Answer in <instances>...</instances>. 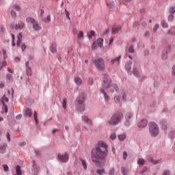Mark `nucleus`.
Returning a JSON list of instances; mask_svg holds the SVG:
<instances>
[{"mask_svg":"<svg viewBox=\"0 0 175 175\" xmlns=\"http://www.w3.org/2000/svg\"><path fill=\"white\" fill-rule=\"evenodd\" d=\"M26 62H28V65H33V56H29L28 61Z\"/></svg>","mask_w":175,"mask_h":175,"instance_id":"obj_33","label":"nucleus"},{"mask_svg":"<svg viewBox=\"0 0 175 175\" xmlns=\"http://www.w3.org/2000/svg\"><path fill=\"white\" fill-rule=\"evenodd\" d=\"M75 107L78 111L85 110V93L81 92L75 100Z\"/></svg>","mask_w":175,"mask_h":175,"instance_id":"obj_3","label":"nucleus"},{"mask_svg":"<svg viewBox=\"0 0 175 175\" xmlns=\"http://www.w3.org/2000/svg\"><path fill=\"white\" fill-rule=\"evenodd\" d=\"M158 28H159V24H156L152 29V32H157V31H158Z\"/></svg>","mask_w":175,"mask_h":175,"instance_id":"obj_49","label":"nucleus"},{"mask_svg":"<svg viewBox=\"0 0 175 175\" xmlns=\"http://www.w3.org/2000/svg\"><path fill=\"white\" fill-rule=\"evenodd\" d=\"M82 121H83L85 124H88V125H92V120L91 119L88 118V116H83L81 117Z\"/></svg>","mask_w":175,"mask_h":175,"instance_id":"obj_21","label":"nucleus"},{"mask_svg":"<svg viewBox=\"0 0 175 175\" xmlns=\"http://www.w3.org/2000/svg\"><path fill=\"white\" fill-rule=\"evenodd\" d=\"M146 162V160H144V159L143 158H139L137 161V163L138 165H140V166H143V165H144Z\"/></svg>","mask_w":175,"mask_h":175,"instance_id":"obj_35","label":"nucleus"},{"mask_svg":"<svg viewBox=\"0 0 175 175\" xmlns=\"http://www.w3.org/2000/svg\"><path fill=\"white\" fill-rule=\"evenodd\" d=\"M121 31V25H114L112 27L111 32L113 35H116V33H118Z\"/></svg>","mask_w":175,"mask_h":175,"instance_id":"obj_16","label":"nucleus"},{"mask_svg":"<svg viewBox=\"0 0 175 175\" xmlns=\"http://www.w3.org/2000/svg\"><path fill=\"white\" fill-rule=\"evenodd\" d=\"M94 83V81L92 80V79H91V78H89L88 79V84L89 85H92V83Z\"/></svg>","mask_w":175,"mask_h":175,"instance_id":"obj_56","label":"nucleus"},{"mask_svg":"<svg viewBox=\"0 0 175 175\" xmlns=\"http://www.w3.org/2000/svg\"><path fill=\"white\" fill-rule=\"evenodd\" d=\"M116 103H120L121 102V98H120V95H116L113 98Z\"/></svg>","mask_w":175,"mask_h":175,"instance_id":"obj_40","label":"nucleus"},{"mask_svg":"<svg viewBox=\"0 0 175 175\" xmlns=\"http://www.w3.org/2000/svg\"><path fill=\"white\" fill-rule=\"evenodd\" d=\"M5 59H6V51L3 49L0 51V64L1 61H2L3 64H5Z\"/></svg>","mask_w":175,"mask_h":175,"instance_id":"obj_17","label":"nucleus"},{"mask_svg":"<svg viewBox=\"0 0 175 175\" xmlns=\"http://www.w3.org/2000/svg\"><path fill=\"white\" fill-rule=\"evenodd\" d=\"M120 62H121V55L111 58V65H114V64H120Z\"/></svg>","mask_w":175,"mask_h":175,"instance_id":"obj_18","label":"nucleus"},{"mask_svg":"<svg viewBox=\"0 0 175 175\" xmlns=\"http://www.w3.org/2000/svg\"><path fill=\"white\" fill-rule=\"evenodd\" d=\"M122 100H126V94L125 92H122L121 94Z\"/></svg>","mask_w":175,"mask_h":175,"instance_id":"obj_51","label":"nucleus"},{"mask_svg":"<svg viewBox=\"0 0 175 175\" xmlns=\"http://www.w3.org/2000/svg\"><path fill=\"white\" fill-rule=\"evenodd\" d=\"M81 161V165L83 166V168L84 169V170H87V162H85V160L81 159H80Z\"/></svg>","mask_w":175,"mask_h":175,"instance_id":"obj_34","label":"nucleus"},{"mask_svg":"<svg viewBox=\"0 0 175 175\" xmlns=\"http://www.w3.org/2000/svg\"><path fill=\"white\" fill-rule=\"evenodd\" d=\"M107 92H111V94H114V92H118V85L116 83H111L106 88H105Z\"/></svg>","mask_w":175,"mask_h":175,"instance_id":"obj_9","label":"nucleus"},{"mask_svg":"<svg viewBox=\"0 0 175 175\" xmlns=\"http://www.w3.org/2000/svg\"><path fill=\"white\" fill-rule=\"evenodd\" d=\"M172 76H175V66H172Z\"/></svg>","mask_w":175,"mask_h":175,"instance_id":"obj_64","label":"nucleus"},{"mask_svg":"<svg viewBox=\"0 0 175 175\" xmlns=\"http://www.w3.org/2000/svg\"><path fill=\"white\" fill-rule=\"evenodd\" d=\"M148 159L149 162H151V163H153L154 165H157V163H161V159L154 160V159L150 156L148 157Z\"/></svg>","mask_w":175,"mask_h":175,"instance_id":"obj_25","label":"nucleus"},{"mask_svg":"<svg viewBox=\"0 0 175 175\" xmlns=\"http://www.w3.org/2000/svg\"><path fill=\"white\" fill-rule=\"evenodd\" d=\"M83 37H84V33L82 31H79V33H78L77 35L78 39L81 40L83 39Z\"/></svg>","mask_w":175,"mask_h":175,"instance_id":"obj_46","label":"nucleus"},{"mask_svg":"<svg viewBox=\"0 0 175 175\" xmlns=\"http://www.w3.org/2000/svg\"><path fill=\"white\" fill-rule=\"evenodd\" d=\"M173 32H175V25L173 26L170 31H168L167 34L172 35Z\"/></svg>","mask_w":175,"mask_h":175,"instance_id":"obj_48","label":"nucleus"},{"mask_svg":"<svg viewBox=\"0 0 175 175\" xmlns=\"http://www.w3.org/2000/svg\"><path fill=\"white\" fill-rule=\"evenodd\" d=\"M6 148H8L7 143H3L2 145H0V153L5 154Z\"/></svg>","mask_w":175,"mask_h":175,"instance_id":"obj_22","label":"nucleus"},{"mask_svg":"<svg viewBox=\"0 0 175 175\" xmlns=\"http://www.w3.org/2000/svg\"><path fill=\"white\" fill-rule=\"evenodd\" d=\"M121 172L122 175H126V171L125 170V167H121Z\"/></svg>","mask_w":175,"mask_h":175,"instance_id":"obj_54","label":"nucleus"},{"mask_svg":"<svg viewBox=\"0 0 175 175\" xmlns=\"http://www.w3.org/2000/svg\"><path fill=\"white\" fill-rule=\"evenodd\" d=\"M170 53V45L166 46L161 54V59H163V61H166V59H167V54Z\"/></svg>","mask_w":175,"mask_h":175,"instance_id":"obj_12","label":"nucleus"},{"mask_svg":"<svg viewBox=\"0 0 175 175\" xmlns=\"http://www.w3.org/2000/svg\"><path fill=\"white\" fill-rule=\"evenodd\" d=\"M162 175H170V170H164Z\"/></svg>","mask_w":175,"mask_h":175,"instance_id":"obj_60","label":"nucleus"},{"mask_svg":"<svg viewBox=\"0 0 175 175\" xmlns=\"http://www.w3.org/2000/svg\"><path fill=\"white\" fill-rule=\"evenodd\" d=\"M128 53H129L130 54H133V53H135V49L133 48V45H131L129 47Z\"/></svg>","mask_w":175,"mask_h":175,"instance_id":"obj_41","label":"nucleus"},{"mask_svg":"<svg viewBox=\"0 0 175 175\" xmlns=\"http://www.w3.org/2000/svg\"><path fill=\"white\" fill-rule=\"evenodd\" d=\"M51 51L53 53L57 52V45L55 44V43H52L51 46Z\"/></svg>","mask_w":175,"mask_h":175,"instance_id":"obj_32","label":"nucleus"},{"mask_svg":"<svg viewBox=\"0 0 175 175\" xmlns=\"http://www.w3.org/2000/svg\"><path fill=\"white\" fill-rule=\"evenodd\" d=\"M26 21L27 23H30L31 24H32L33 29L35 31H40V29H42V27H40L39 23H38V22H36V21H35L33 18L28 17L26 18Z\"/></svg>","mask_w":175,"mask_h":175,"instance_id":"obj_7","label":"nucleus"},{"mask_svg":"<svg viewBox=\"0 0 175 175\" xmlns=\"http://www.w3.org/2000/svg\"><path fill=\"white\" fill-rule=\"evenodd\" d=\"M6 137H7L8 142H10V134L9 133V132L6 133Z\"/></svg>","mask_w":175,"mask_h":175,"instance_id":"obj_59","label":"nucleus"},{"mask_svg":"<svg viewBox=\"0 0 175 175\" xmlns=\"http://www.w3.org/2000/svg\"><path fill=\"white\" fill-rule=\"evenodd\" d=\"M10 14L12 18H16V17H17V13L15 12L14 10H11Z\"/></svg>","mask_w":175,"mask_h":175,"instance_id":"obj_43","label":"nucleus"},{"mask_svg":"<svg viewBox=\"0 0 175 175\" xmlns=\"http://www.w3.org/2000/svg\"><path fill=\"white\" fill-rule=\"evenodd\" d=\"M92 36H95V31H91L90 33L88 34L89 39H91Z\"/></svg>","mask_w":175,"mask_h":175,"instance_id":"obj_50","label":"nucleus"},{"mask_svg":"<svg viewBox=\"0 0 175 175\" xmlns=\"http://www.w3.org/2000/svg\"><path fill=\"white\" fill-rule=\"evenodd\" d=\"M25 67L27 76H32V65L28 64V62H25Z\"/></svg>","mask_w":175,"mask_h":175,"instance_id":"obj_14","label":"nucleus"},{"mask_svg":"<svg viewBox=\"0 0 175 175\" xmlns=\"http://www.w3.org/2000/svg\"><path fill=\"white\" fill-rule=\"evenodd\" d=\"M169 13L170 14H174L175 13V6H171L169 9Z\"/></svg>","mask_w":175,"mask_h":175,"instance_id":"obj_45","label":"nucleus"},{"mask_svg":"<svg viewBox=\"0 0 175 175\" xmlns=\"http://www.w3.org/2000/svg\"><path fill=\"white\" fill-rule=\"evenodd\" d=\"M96 173H98L99 175H103L105 174L106 172H105V169H98L96 170Z\"/></svg>","mask_w":175,"mask_h":175,"instance_id":"obj_44","label":"nucleus"},{"mask_svg":"<svg viewBox=\"0 0 175 175\" xmlns=\"http://www.w3.org/2000/svg\"><path fill=\"white\" fill-rule=\"evenodd\" d=\"M97 44H98V47H103V39L98 38L97 40Z\"/></svg>","mask_w":175,"mask_h":175,"instance_id":"obj_36","label":"nucleus"},{"mask_svg":"<svg viewBox=\"0 0 175 175\" xmlns=\"http://www.w3.org/2000/svg\"><path fill=\"white\" fill-rule=\"evenodd\" d=\"M107 6H109V9H113V8L116 6V3H114V1H110V3L107 4Z\"/></svg>","mask_w":175,"mask_h":175,"instance_id":"obj_47","label":"nucleus"},{"mask_svg":"<svg viewBox=\"0 0 175 175\" xmlns=\"http://www.w3.org/2000/svg\"><path fill=\"white\" fill-rule=\"evenodd\" d=\"M23 40V36H21V33H20L17 36V42H16V46L18 47H20L21 44V40Z\"/></svg>","mask_w":175,"mask_h":175,"instance_id":"obj_26","label":"nucleus"},{"mask_svg":"<svg viewBox=\"0 0 175 175\" xmlns=\"http://www.w3.org/2000/svg\"><path fill=\"white\" fill-rule=\"evenodd\" d=\"M114 172H115V170L114 168H111L109 171V175H113L114 174Z\"/></svg>","mask_w":175,"mask_h":175,"instance_id":"obj_57","label":"nucleus"},{"mask_svg":"<svg viewBox=\"0 0 175 175\" xmlns=\"http://www.w3.org/2000/svg\"><path fill=\"white\" fill-rule=\"evenodd\" d=\"M12 10H16V12H21V7L17 4H14L12 5Z\"/></svg>","mask_w":175,"mask_h":175,"instance_id":"obj_31","label":"nucleus"},{"mask_svg":"<svg viewBox=\"0 0 175 175\" xmlns=\"http://www.w3.org/2000/svg\"><path fill=\"white\" fill-rule=\"evenodd\" d=\"M103 89L109 87V85L111 84V81H110V79L109 78V76L107 75H103Z\"/></svg>","mask_w":175,"mask_h":175,"instance_id":"obj_11","label":"nucleus"},{"mask_svg":"<svg viewBox=\"0 0 175 175\" xmlns=\"http://www.w3.org/2000/svg\"><path fill=\"white\" fill-rule=\"evenodd\" d=\"M137 66H139V62L137 61H134V64L133 67L132 75H134L135 77H140V72L137 69Z\"/></svg>","mask_w":175,"mask_h":175,"instance_id":"obj_10","label":"nucleus"},{"mask_svg":"<svg viewBox=\"0 0 175 175\" xmlns=\"http://www.w3.org/2000/svg\"><path fill=\"white\" fill-rule=\"evenodd\" d=\"M161 27H163V28H168L169 25L167 24V23H166V21H161Z\"/></svg>","mask_w":175,"mask_h":175,"instance_id":"obj_42","label":"nucleus"},{"mask_svg":"<svg viewBox=\"0 0 175 175\" xmlns=\"http://www.w3.org/2000/svg\"><path fill=\"white\" fill-rule=\"evenodd\" d=\"M147 124H148V122L146 119H142L138 124L137 126L138 128H146L147 126Z\"/></svg>","mask_w":175,"mask_h":175,"instance_id":"obj_19","label":"nucleus"},{"mask_svg":"<svg viewBox=\"0 0 175 175\" xmlns=\"http://www.w3.org/2000/svg\"><path fill=\"white\" fill-rule=\"evenodd\" d=\"M5 102H6V103H8V102H9V98H8V97H6V94H4L3 96V97L1 98V103H5Z\"/></svg>","mask_w":175,"mask_h":175,"instance_id":"obj_37","label":"nucleus"},{"mask_svg":"<svg viewBox=\"0 0 175 175\" xmlns=\"http://www.w3.org/2000/svg\"><path fill=\"white\" fill-rule=\"evenodd\" d=\"M42 20L44 23L49 24V23H50V21H51V16L48 15L46 18H42Z\"/></svg>","mask_w":175,"mask_h":175,"instance_id":"obj_28","label":"nucleus"},{"mask_svg":"<svg viewBox=\"0 0 175 175\" xmlns=\"http://www.w3.org/2000/svg\"><path fill=\"white\" fill-rule=\"evenodd\" d=\"M32 167L34 172V174L35 175L38 174L39 173L40 168H39V166L36 165V164L35 163V161H33Z\"/></svg>","mask_w":175,"mask_h":175,"instance_id":"obj_24","label":"nucleus"},{"mask_svg":"<svg viewBox=\"0 0 175 175\" xmlns=\"http://www.w3.org/2000/svg\"><path fill=\"white\" fill-rule=\"evenodd\" d=\"M107 154H109V145L104 141L100 140L96 144L95 148L92 150V161L99 162V160L105 159Z\"/></svg>","mask_w":175,"mask_h":175,"instance_id":"obj_1","label":"nucleus"},{"mask_svg":"<svg viewBox=\"0 0 175 175\" xmlns=\"http://www.w3.org/2000/svg\"><path fill=\"white\" fill-rule=\"evenodd\" d=\"M11 79H12V75H10V74H7V75H6V79H7V80H11Z\"/></svg>","mask_w":175,"mask_h":175,"instance_id":"obj_63","label":"nucleus"},{"mask_svg":"<svg viewBox=\"0 0 175 175\" xmlns=\"http://www.w3.org/2000/svg\"><path fill=\"white\" fill-rule=\"evenodd\" d=\"M75 83L77 85H81L83 84V80L79 77H75Z\"/></svg>","mask_w":175,"mask_h":175,"instance_id":"obj_27","label":"nucleus"},{"mask_svg":"<svg viewBox=\"0 0 175 175\" xmlns=\"http://www.w3.org/2000/svg\"><path fill=\"white\" fill-rule=\"evenodd\" d=\"M122 118H124V112H122L121 110H118L113 114H112L110 119L107 120V122L109 125L116 126L122 122Z\"/></svg>","mask_w":175,"mask_h":175,"instance_id":"obj_2","label":"nucleus"},{"mask_svg":"<svg viewBox=\"0 0 175 175\" xmlns=\"http://www.w3.org/2000/svg\"><path fill=\"white\" fill-rule=\"evenodd\" d=\"M25 27V24L24 22L19 21L14 27H12L13 29H16V31L18 29H24V27Z\"/></svg>","mask_w":175,"mask_h":175,"instance_id":"obj_13","label":"nucleus"},{"mask_svg":"<svg viewBox=\"0 0 175 175\" xmlns=\"http://www.w3.org/2000/svg\"><path fill=\"white\" fill-rule=\"evenodd\" d=\"M124 125L126 128L131 126V122L133 121V113L131 111L126 112L124 116Z\"/></svg>","mask_w":175,"mask_h":175,"instance_id":"obj_6","label":"nucleus"},{"mask_svg":"<svg viewBox=\"0 0 175 175\" xmlns=\"http://www.w3.org/2000/svg\"><path fill=\"white\" fill-rule=\"evenodd\" d=\"M92 62L94 66L100 72H103L105 69V59L103 58L98 57L97 59H94L92 60Z\"/></svg>","mask_w":175,"mask_h":175,"instance_id":"obj_5","label":"nucleus"},{"mask_svg":"<svg viewBox=\"0 0 175 175\" xmlns=\"http://www.w3.org/2000/svg\"><path fill=\"white\" fill-rule=\"evenodd\" d=\"M144 54L145 57H148V55H150V51L146 49L144 51Z\"/></svg>","mask_w":175,"mask_h":175,"instance_id":"obj_58","label":"nucleus"},{"mask_svg":"<svg viewBox=\"0 0 175 175\" xmlns=\"http://www.w3.org/2000/svg\"><path fill=\"white\" fill-rule=\"evenodd\" d=\"M8 92L9 94H11V97L13 98V96L14 95V90L12 89L11 90H8Z\"/></svg>","mask_w":175,"mask_h":175,"instance_id":"obj_53","label":"nucleus"},{"mask_svg":"<svg viewBox=\"0 0 175 175\" xmlns=\"http://www.w3.org/2000/svg\"><path fill=\"white\" fill-rule=\"evenodd\" d=\"M125 139H126V134L122 133L118 135V139L120 142H124Z\"/></svg>","mask_w":175,"mask_h":175,"instance_id":"obj_30","label":"nucleus"},{"mask_svg":"<svg viewBox=\"0 0 175 175\" xmlns=\"http://www.w3.org/2000/svg\"><path fill=\"white\" fill-rule=\"evenodd\" d=\"M100 92H101V94H103V95L104 96L105 101L109 102V100H110V96H109V95H107V93L106 92L105 89L102 88L100 90Z\"/></svg>","mask_w":175,"mask_h":175,"instance_id":"obj_20","label":"nucleus"},{"mask_svg":"<svg viewBox=\"0 0 175 175\" xmlns=\"http://www.w3.org/2000/svg\"><path fill=\"white\" fill-rule=\"evenodd\" d=\"M167 21L170 23H173V21H174V15L170 14L167 18Z\"/></svg>","mask_w":175,"mask_h":175,"instance_id":"obj_38","label":"nucleus"},{"mask_svg":"<svg viewBox=\"0 0 175 175\" xmlns=\"http://www.w3.org/2000/svg\"><path fill=\"white\" fill-rule=\"evenodd\" d=\"M137 27H139V21L134 22V23L133 24V28H136Z\"/></svg>","mask_w":175,"mask_h":175,"instance_id":"obj_55","label":"nucleus"},{"mask_svg":"<svg viewBox=\"0 0 175 175\" xmlns=\"http://www.w3.org/2000/svg\"><path fill=\"white\" fill-rule=\"evenodd\" d=\"M57 160L62 163H66L69 161V154L68 152H64L63 154H57Z\"/></svg>","mask_w":175,"mask_h":175,"instance_id":"obj_8","label":"nucleus"},{"mask_svg":"<svg viewBox=\"0 0 175 175\" xmlns=\"http://www.w3.org/2000/svg\"><path fill=\"white\" fill-rule=\"evenodd\" d=\"M33 117L36 124L38 125L39 124V120H38V112L34 111Z\"/></svg>","mask_w":175,"mask_h":175,"instance_id":"obj_39","label":"nucleus"},{"mask_svg":"<svg viewBox=\"0 0 175 175\" xmlns=\"http://www.w3.org/2000/svg\"><path fill=\"white\" fill-rule=\"evenodd\" d=\"M147 167H144V168L142 169V170L140 172V174H143V173H146V172H147Z\"/></svg>","mask_w":175,"mask_h":175,"instance_id":"obj_61","label":"nucleus"},{"mask_svg":"<svg viewBox=\"0 0 175 175\" xmlns=\"http://www.w3.org/2000/svg\"><path fill=\"white\" fill-rule=\"evenodd\" d=\"M62 107L63 109H66V98H64L63 99V102H62Z\"/></svg>","mask_w":175,"mask_h":175,"instance_id":"obj_52","label":"nucleus"},{"mask_svg":"<svg viewBox=\"0 0 175 175\" xmlns=\"http://www.w3.org/2000/svg\"><path fill=\"white\" fill-rule=\"evenodd\" d=\"M149 133L152 137H157L159 135V127L154 122L149 123Z\"/></svg>","mask_w":175,"mask_h":175,"instance_id":"obj_4","label":"nucleus"},{"mask_svg":"<svg viewBox=\"0 0 175 175\" xmlns=\"http://www.w3.org/2000/svg\"><path fill=\"white\" fill-rule=\"evenodd\" d=\"M24 116L25 117H29V118L32 117V110H31L29 108H26Z\"/></svg>","mask_w":175,"mask_h":175,"instance_id":"obj_23","label":"nucleus"},{"mask_svg":"<svg viewBox=\"0 0 175 175\" xmlns=\"http://www.w3.org/2000/svg\"><path fill=\"white\" fill-rule=\"evenodd\" d=\"M3 107H4V111H5V113H8V105H6V104L3 103Z\"/></svg>","mask_w":175,"mask_h":175,"instance_id":"obj_62","label":"nucleus"},{"mask_svg":"<svg viewBox=\"0 0 175 175\" xmlns=\"http://www.w3.org/2000/svg\"><path fill=\"white\" fill-rule=\"evenodd\" d=\"M161 125L163 131H166V129H167V123L166 122H161Z\"/></svg>","mask_w":175,"mask_h":175,"instance_id":"obj_29","label":"nucleus"},{"mask_svg":"<svg viewBox=\"0 0 175 175\" xmlns=\"http://www.w3.org/2000/svg\"><path fill=\"white\" fill-rule=\"evenodd\" d=\"M125 70L129 75H132V62H127L125 64Z\"/></svg>","mask_w":175,"mask_h":175,"instance_id":"obj_15","label":"nucleus"}]
</instances>
